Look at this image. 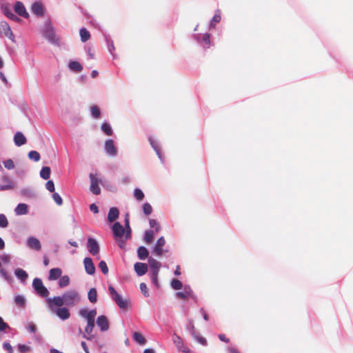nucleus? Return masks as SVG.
I'll return each mask as SVG.
<instances>
[{
	"mask_svg": "<svg viewBox=\"0 0 353 353\" xmlns=\"http://www.w3.org/2000/svg\"><path fill=\"white\" fill-rule=\"evenodd\" d=\"M42 36L50 43L59 46L60 37L54 30L52 23L50 20H47L41 30Z\"/></svg>",
	"mask_w": 353,
	"mask_h": 353,
	"instance_id": "obj_1",
	"label": "nucleus"
},
{
	"mask_svg": "<svg viewBox=\"0 0 353 353\" xmlns=\"http://www.w3.org/2000/svg\"><path fill=\"white\" fill-rule=\"evenodd\" d=\"M65 305L68 307H73L80 301L79 292L75 290H70L63 294Z\"/></svg>",
	"mask_w": 353,
	"mask_h": 353,
	"instance_id": "obj_2",
	"label": "nucleus"
},
{
	"mask_svg": "<svg viewBox=\"0 0 353 353\" xmlns=\"http://www.w3.org/2000/svg\"><path fill=\"white\" fill-rule=\"evenodd\" d=\"M108 291L111 296L112 299L117 303V305L123 310H125L128 307L130 304L129 299H123L121 295H119L115 289L110 285L108 287Z\"/></svg>",
	"mask_w": 353,
	"mask_h": 353,
	"instance_id": "obj_3",
	"label": "nucleus"
},
{
	"mask_svg": "<svg viewBox=\"0 0 353 353\" xmlns=\"http://www.w3.org/2000/svg\"><path fill=\"white\" fill-rule=\"evenodd\" d=\"M32 287L36 293L41 297H47L49 294L48 290L43 285L41 279L35 278L32 282Z\"/></svg>",
	"mask_w": 353,
	"mask_h": 353,
	"instance_id": "obj_4",
	"label": "nucleus"
},
{
	"mask_svg": "<svg viewBox=\"0 0 353 353\" xmlns=\"http://www.w3.org/2000/svg\"><path fill=\"white\" fill-rule=\"evenodd\" d=\"M192 37L204 48H209L211 46L210 35L208 33L194 34Z\"/></svg>",
	"mask_w": 353,
	"mask_h": 353,
	"instance_id": "obj_5",
	"label": "nucleus"
},
{
	"mask_svg": "<svg viewBox=\"0 0 353 353\" xmlns=\"http://www.w3.org/2000/svg\"><path fill=\"white\" fill-rule=\"evenodd\" d=\"M90 191L95 195H98L101 192L99 184L101 183V179L97 177V174H90Z\"/></svg>",
	"mask_w": 353,
	"mask_h": 353,
	"instance_id": "obj_6",
	"label": "nucleus"
},
{
	"mask_svg": "<svg viewBox=\"0 0 353 353\" xmlns=\"http://www.w3.org/2000/svg\"><path fill=\"white\" fill-rule=\"evenodd\" d=\"M46 302L49 308L52 311L55 310V307H61L63 305H65L63 295L61 296H57L52 298H48L46 299Z\"/></svg>",
	"mask_w": 353,
	"mask_h": 353,
	"instance_id": "obj_7",
	"label": "nucleus"
},
{
	"mask_svg": "<svg viewBox=\"0 0 353 353\" xmlns=\"http://www.w3.org/2000/svg\"><path fill=\"white\" fill-rule=\"evenodd\" d=\"M0 33L3 34L6 37L12 42H15L14 35L10 28V26L6 21L0 22Z\"/></svg>",
	"mask_w": 353,
	"mask_h": 353,
	"instance_id": "obj_8",
	"label": "nucleus"
},
{
	"mask_svg": "<svg viewBox=\"0 0 353 353\" xmlns=\"http://www.w3.org/2000/svg\"><path fill=\"white\" fill-rule=\"evenodd\" d=\"M104 150L105 153L110 157H115L117 154V148L114 145L112 139H107L104 144Z\"/></svg>",
	"mask_w": 353,
	"mask_h": 353,
	"instance_id": "obj_9",
	"label": "nucleus"
},
{
	"mask_svg": "<svg viewBox=\"0 0 353 353\" xmlns=\"http://www.w3.org/2000/svg\"><path fill=\"white\" fill-rule=\"evenodd\" d=\"M79 315L84 318L87 322L94 321L97 310L96 309L89 310L86 308H82L79 310Z\"/></svg>",
	"mask_w": 353,
	"mask_h": 353,
	"instance_id": "obj_10",
	"label": "nucleus"
},
{
	"mask_svg": "<svg viewBox=\"0 0 353 353\" xmlns=\"http://www.w3.org/2000/svg\"><path fill=\"white\" fill-rule=\"evenodd\" d=\"M26 244L30 250L39 252L41 249V244L40 241L34 236H29L26 242Z\"/></svg>",
	"mask_w": 353,
	"mask_h": 353,
	"instance_id": "obj_11",
	"label": "nucleus"
},
{
	"mask_svg": "<svg viewBox=\"0 0 353 353\" xmlns=\"http://www.w3.org/2000/svg\"><path fill=\"white\" fill-rule=\"evenodd\" d=\"M165 244V240L163 236L158 239L156 245L153 247V251L157 256H161L164 253L165 250L163 249Z\"/></svg>",
	"mask_w": 353,
	"mask_h": 353,
	"instance_id": "obj_12",
	"label": "nucleus"
},
{
	"mask_svg": "<svg viewBox=\"0 0 353 353\" xmlns=\"http://www.w3.org/2000/svg\"><path fill=\"white\" fill-rule=\"evenodd\" d=\"M115 239L123 238L125 234V228L119 222H115L112 227Z\"/></svg>",
	"mask_w": 353,
	"mask_h": 353,
	"instance_id": "obj_13",
	"label": "nucleus"
},
{
	"mask_svg": "<svg viewBox=\"0 0 353 353\" xmlns=\"http://www.w3.org/2000/svg\"><path fill=\"white\" fill-rule=\"evenodd\" d=\"M173 342L179 351L184 353H189L190 349L184 344L183 339L178 335L174 334Z\"/></svg>",
	"mask_w": 353,
	"mask_h": 353,
	"instance_id": "obj_14",
	"label": "nucleus"
},
{
	"mask_svg": "<svg viewBox=\"0 0 353 353\" xmlns=\"http://www.w3.org/2000/svg\"><path fill=\"white\" fill-rule=\"evenodd\" d=\"M97 325L101 332H105L109 329V321L108 318L104 315L99 316L97 319Z\"/></svg>",
	"mask_w": 353,
	"mask_h": 353,
	"instance_id": "obj_15",
	"label": "nucleus"
},
{
	"mask_svg": "<svg viewBox=\"0 0 353 353\" xmlns=\"http://www.w3.org/2000/svg\"><path fill=\"white\" fill-rule=\"evenodd\" d=\"M88 251L92 255L97 254L99 252V245L97 241L92 238H89L88 239Z\"/></svg>",
	"mask_w": 353,
	"mask_h": 353,
	"instance_id": "obj_16",
	"label": "nucleus"
},
{
	"mask_svg": "<svg viewBox=\"0 0 353 353\" xmlns=\"http://www.w3.org/2000/svg\"><path fill=\"white\" fill-rule=\"evenodd\" d=\"M14 12L19 16L23 17L26 19L29 17V14L27 12L24 5L21 1H17L14 5Z\"/></svg>",
	"mask_w": 353,
	"mask_h": 353,
	"instance_id": "obj_17",
	"label": "nucleus"
},
{
	"mask_svg": "<svg viewBox=\"0 0 353 353\" xmlns=\"http://www.w3.org/2000/svg\"><path fill=\"white\" fill-rule=\"evenodd\" d=\"M176 296L181 299H188L193 296V292L189 285H185L183 291L176 292Z\"/></svg>",
	"mask_w": 353,
	"mask_h": 353,
	"instance_id": "obj_18",
	"label": "nucleus"
},
{
	"mask_svg": "<svg viewBox=\"0 0 353 353\" xmlns=\"http://www.w3.org/2000/svg\"><path fill=\"white\" fill-rule=\"evenodd\" d=\"M32 12L37 17H42L44 14L43 5L40 1H36L32 3L31 7Z\"/></svg>",
	"mask_w": 353,
	"mask_h": 353,
	"instance_id": "obj_19",
	"label": "nucleus"
},
{
	"mask_svg": "<svg viewBox=\"0 0 353 353\" xmlns=\"http://www.w3.org/2000/svg\"><path fill=\"white\" fill-rule=\"evenodd\" d=\"M83 264L87 274L90 275H92L94 274L95 267L91 258L85 257L83 260Z\"/></svg>",
	"mask_w": 353,
	"mask_h": 353,
	"instance_id": "obj_20",
	"label": "nucleus"
},
{
	"mask_svg": "<svg viewBox=\"0 0 353 353\" xmlns=\"http://www.w3.org/2000/svg\"><path fill=\"white\" fill-rule=\"evenodd\" d=\"M134 271L139 276L144 275L148 270V266L146 263L137 262L134 265Z\"/></svg>",
	"mask_w": 353,
	"mask_h": 353,
	"instance_id": "obj_21",
	"label": "nucleus"
},
{
	"mask_svg": "<svg viewBox=\"0 0 353 353\" xmlns=\"http://www.w3.org/2000/svg\"><path fill=\"white\" fill-rule=\"evenodd\" d=\"M148 264L150 268V272L151 273H159V270L161 268V263L157 261L156 259L149 257L148 259Z\"/></svg>",
	"mask_w": 353,
	"mask_h": 353,
	"instance_id": "obj_22",
	"label": "nucleus"
},
{
	"mask_svg": "<svg viewBox=\"0 0 353 353\" xmlns=\"http://www.w3.org/2000/svg\"><path fill=\"white\" fill-rule=\"evenodd\" d=\"M54 311L55 312L57 316H59V318H60L62 320H66L70 316L69 310L64 307H59Z\"/></svg>",
	"mask_w": 353,
	"mask_h": 353,
	"instance_id": "obj_23",
	"label": "nucleus"
},
{
	"mask_svg": "<svg viewBox=\"0 0 353 353\" xmlns=\"http://www.w3.org/2000/svg\"><path fill=\"white\" fill-rule=\"evenodd\" d=\"M119 216V211L117 208L112 207L110 209L108 214V220L110 223H112L116 221Z\"/></svg>",
	"mask_w": 353,
	"mask_h": 353,
	"instance_id": "obj_24",
	"label": "nucleus"
},
{
	"mask_svg": "<svg viewBox=\"0 0 353 353\" xmlns=\"http://www.w3.org/2000/svg\"><path fill=\"white\" fill-rule=\"evenodd\" d=\"M14 142L17 146H21L26 143V138L20 132H17L14 136Z\"/></svg>",
	"mask_w": 353,
	"mask_h": 353,
	"instance_id": "obj_25",
	"label": "nucleus"
},
{
	"mask_svg": "<svg viewBox=\"0 0 353 353\" xmlns=\"http://www.w3.org/2000/svg\"><path fill=\"white\" fill-rule=\"evenodd\" d=\"M61 274H62V270L60 268H52L49 271L48 279L50 281L57 280V279L61 277Z\"/></svg>",
	"mask_w": 353,
	"mask_h": 353,
	"instance_id": "obj_26",
	"label": "nucleus"
},
{
	"mask_svg": "<svg viewBox=\"0 0 353 353\" xmlns=\"http://www.w3.org/2000/svg\"><path fill=\"white\" fill-rule=\"evenodd\" d=\"M14 275L23 283H24L28 277V273L21 268L15 269Z\"/></svg>",
	"mask_w": 353,
	"mask_h": 353,
	"instance_id": "obj_27",
	"label": "nucleus"
},
{
	"mask_svg": "<svg viewBox=\"0 0 353 353\" xmlns=\"http://www.w3.org/2000/svg\"><path fill=\"white\" fill-rule=\"evenodd\" d=\"M17 215H25L28 214V205L26 203H19L14 209Z\"/></svg>",
	"mask_w": 353,
	"mask_h": 353,
	"instance_id": "obj_28",
	"label": "nucleus"
},
{
	"mask_svg": "<svg viewBox=\"0 0 353 353\" xmlns=\"http://www.w3.org/2000/svg\"><path fill=\"white\" fill-rule=\"evenodd\" d=\"M2 181L5 184L0 186V190H8L14 188V184L9 177L3 176Z\"/></svg>",
	"mask_w": 353,
	"mask_h": 353,
	"instance_id": "obj_29",
	"label": "nucleus"
},
{
	"mask_svg": "<svg viewBox=\"0 0 353 353\" xmlns=\"http://www.w3.org/2000/svg\"><path fill=\"white\" fill-rule=\"evenodd\" d=\"M149 142H150L152 148L156 152L159 159L161 161V162H163V158H162V155L160 152V148H159L158 142L157 141H155L152 137H149Z\"/></svg>",
	"mask_w": 353,
	"mask_h": 353,
	"instance_id": "obj_30",
	"label": "nucleus"
},
{
	"mask_svg": "<svg viewBox=\"0 0 353 353\" xmlns=\"http://www.w3.org/2000/svg\"><path fill=\"white\" fill-rule=\"evenodd\" d=\"M132 339L139 345H143L146 343V339L140 332H134L132 334Z\"/></svg>",
	"mask_w": 353,
	"mask_h": 353,
	"instance_id": "obj_31",
	"label": "nucleus"
},
{
	"mask_svg": "<svg viewBox=\"0 0 353 353\" xmlns=\"http://www.w3.org/2000/svg\"><path fill=\"white\" fill-rule=\"evenodd\" d=\"M149 252L146 248L140 246L137 249V256L140 260H145L148 257Z\"/></svg>",
	"mask_w": 353,
	"mask_h": 353,
	"instance_id": "obj_32",
	"label": "nucleus"
},
{
	"mask_svg": "<svg viewBox=\"0 0 353 353\" xmlns=\"http://www.w3.org/2000/svg\"><path fill=\"white\" fill-rule=\"evenodd\" d=\"M68 67L70 70L75 72H79L83 70V67L80 63L76 61H70Z\"/></svg>",
	"mask_w": 353,
	"mask_h": 353,
	"instance_id": "obj_33",
	"label": "nucleus"
},
{
	"mask_svg": "<svg viewBox=\"0 0 353 353\" xmlns=\"http://www.w3.org/2000/svg\"><path fill=\"white\" fill-rule=\"evenodd\" d=\"M154 231L152 230H146L144 233L143 239L147 244L151 243L154 238Z\"/></svg>",
	"mask_w": 353,
	"mask_h": 353,
	"instance_id": "obj_34",
	"label": "nucleus"
},
{
	"mask_svg": "<svg viewBox=\"0 0 353 353\" xmlns=\"http://www.w3.org/2000/svg\"><path fill=\"white\" fill-rule=\"evenodd\" d=\"M105 42H106V44H107L109 52L113 57H115V55L114 54V51L115 50V48H114V46L113 41L111 39V38L110 37L109 35H106V34L105 35Z\"/></svg>",
	"mask_w": 353,
	"mask_h": 353,
	"instance_id": "obj_35",
	"label": "nucleus"
},
{
	"mask_svg": "<svg viewBox=\"0 0 353 353\" xmlns=\"http://www.w3.org/2000/svg\"><path fill=\"white\" fill-rule=\"evenodd\" d=\"M101 130L107 136H112L113 134V130L110 123L107 121H104L101 125Z\"/></svg>",
	"mask_w": 353,
	"mask_h": 353,
	"instance_id": "obj_36",
	"label": "nucleus"
},
{
	"mask_svg": "<svg viewBox=\"0 0 353 353\" xmlns=\"http://www.w3.org/2000/svg\"><path fill=\"white\" fill-rule=\"evenodd\" d=\"M221 12L219 10H216L214 17H212L210 22V28H214L216 23H218L221 21Z\"/></svg>",
	"mask_w": 353,
	"mask_h": 353,
	"instance_id": "obj_37",
	"label": "nucleus"
},
{
	"mask_svg": "<svg viewBox=\"0 0 353 353\" xmlns=\"http://www.w3.org/2000/svg\"><path fill=\"white\" fill-rule=\"evenodd\" d=\"M88 298L90 303H95L97 301V292L95 288H91L88 294Z\"/></svg>",
	"mask_w": 353,
	"mask_h": 353,
	"instance_id": "obj_38",
	"label": "nucleus"
},
{
	"mask_svg": "<svg viewBox=\"0 0 353 353\" xmlns=\"http://www.w3.org/2000/svg\"><path fill=\"white\" fill-rule=\"evenodd\" d=\"M50 172L51 170L49 167H43L40 171V176L45 180H48L50 176Z\"/></svg>",
	"mask_w": 353,
	"mask_h": 353,
	"instance_id": "obj_39",
	"label": "nucleus"
},
{
	"mask_svg": "<svg viewBox=\"0 0 353 353\" xmlns=\"http://www.w3.org/2000/svg\"><path fill=\"white\" fill-rule=\"evenodd\" d=\"M70 284V278L67 275L61 276L59 281V286L61 288H65Z\"/></svg>",
	"mask_w": 353,
	"mask_h": 353,
	"instance_id": "obj_40",
	"label": "nucleus"
},
{
	"mask_svg": "<svg viewBox=\"0 0 353 353\" xmlns=\"http://www.w3.org/2000/svg\"><path fill=\"white\" fill-rule=\"evenodd\" d=\"M79 34L82 42L87 41L90 37V32L85 28H81Z\"/></svg>",
	"mask_w": 353,
	"mask_h": 353,
	"instance_id": "obj_41",
	"label": "nucleus"
},
{
	"mask_svg": "<svg viewBox=\"0 0 353 353\" xmlns=\"http://www.w3.org/2000/svg\"><path fill=\"white\" fill-rule=\"evenodd\" d=\"M26 299L23 295H17L14 297V303L19 307H24Z\"/></svg>",
	"mask_w": 353,
	"mask_h": 353,
	"instance_id": "obj_42",
	"label": "nucleus"
},
{
	"mask_svg": "<svg viewBox=\"0 0 353 353\" xmlns=\"http://www.w3.org/2000/svg\"><path fill=\"white\" fill-rule=\"evenodd\" d=\"M91 115L94 119H99L101 116V111L99 108L96 105H92L90 107Z\"/></svg>",
	"mask_w": 353,
	"mask_h": 353,
	"instance_id": "obj_43",
	"label": "nucleus"
},
{
	"mask_svg": "<svg viewBox=\"0 0 353 353\" xmlns=\"http://www.w3.org/2000/svg\"><path fill=\"white\" fill-rule=\"evenodd\" d=\"M134 196L137 201H141L144 199L145 195L141 189L135 188L134 190Z\"/></svg>",
	"mask_w": 353,
	"mask_h": 353,
	"instance_id": "obj_44",
	"label": "nucleus"
},
{
	"mask_svg": "<svg viewBox=\"0 0 353 353\" xmlns=\"http://www.w3.org/2000/svg\"><path fill=\"white\" fill-rule=\"evenodd\" d=\"M28 157L30 159L37 162L40 160L41 156L39 153L35 150H32L28 153Z\"/></svg>",
	"mask_w": 353,
	"mask_h": 353,
	"instance_id": "obj_45",
	"label": "nucleus"
},
{
	"mask_svg": "<svg viewBox=\"0 0 353 353\" xmlns=\"http://www.w3.org/2000/svg\"><path fill=\"white\" fill-rule=\"evenodd\" d=\"M171 287L174 290H180L183 288V284L179 280L174 279L171 281Z\"/></svg>",
	"mask_w": 353,
	"mask_h": 353,
	"instance_id": "obj_46",
	"label": "nucleus"
},
{
	"mask_svg": "<svg viewBox=\"0 0 353 353\" xmlns=\"http://www.w3.org/2000/svg\"><path fill=\"white\" fill-rule=\"evenodd\" d=\"M26 329L30 333L34 334L37 332V326L33 322H30L27 323L26 325Z\"/></svg>",
	"mask_w": 353,
	"mask_h": 353,
	"instance_id": "obj_47",
	"label": "nucleus"
},
{
	"mask_svg": "<svg viewBox=\"0 0 353 353\" xmlns=\"http://www.w3.org/2000/svg\"><path fill=\"white\" fill-rule=\"evenodd\" d=\"M149 223L151 228H154L155 232H159L161 230L159 223L155 219H150Z\"/></svg>",
	"mask_w": 353,
	"mask_h": 353,
	"instance_id": "obj_48",
	"label": "nucleus"
},
{
	"mask_svg": "<svg viewBox=\"0 0 353 353\" xmlns=\"http://www.w3.org/2000/svg\"><path fill=\"white\" fill-rule=\"evenodd\" d=\"M4 167L8 170H12L14 168V161L11 159L3 161Z\"/></svg>",
	"mask_w": 353,
	"mask_h": 353,
	"instance_id": "obj_49",
	"label": "nucleus"
},
{
	"mask_svg": "<svg viewBox=\"0 0 353 353\" xmlns=\"http://www.w3.org/2000/svg\"><path fill=\"white\" fill-rule=\"evenodd\" d=\"M143 211L144 214L146 215L150 214L152 212V208L151 205L148 203H145L143 205Z\"/></svg>",
	"mask_w": 353,
	"mask_h": 353,
	"instance_id": "obj_50",
	"label": "nucleus"
},
{
	"mask_svg": "<svg viewBox=\"0 0 353 353\" xmlns=\"http://www.w3.org/2000/svg\"><path fill=\"white\" fill-rule=\"evenodd\" d=\"M8 221L6 216L4 214H0V227L2 228H5L8 226Z\"/></svg>",
	"mask_w": 353,
	"mask_h": 353,
	"instance_id": "obj_51",
	"label": "nucleus"
},
{
	"mask_svg": "<svg viewBox=\"0 0 353 353\" xmlns=\"http://www.w3.org/2000/svg\"><path fill=\"white\" fill-rule=\"evenodd\" d=\"M150 275V279H151V281L152 283L157 287L159 286V283H158V275H159V273H151L150 272L149 274Z\"/></svg>",
	"mask_w": 353,
	"mask_h": 353,
	"instance_id": "obj_52",
	"label": "nucleus"
},
{
	"mask_svg": "<svg viewBox=\"0 0 353 353\" xmlns=\"http://www.w3.org/2000/svg\"><path fill=\"white\" fill-rule=\"evenodd\" d=\"M94 327V321L87 322V325L85 327V332L90 334L92 332L93 328Z\"/></svg>",
	"mask_w": 353,
	"mask_h": 353,
	"instance_id": "obj_53",
	"label": "nucleus"
},
{
	"mask_svg": "<svg viewBox=\"0 0 353 353\" xmlns=\"http://www.w3.org/2000/svg\"><path fill=\"white\" fill-rule=\"evenodd\" d=\"M99 268L104 274H107L108 273V268L105 261H100L99 264Z\"/></svg>",
	"mask_w": 353,
	"mask_h": 353,
	"instance_id": "obj_54",
	"label": "nucleus"
},
{
	"mask_svg": "<svg viewBox=\"0 0 353 353\" xmlns=\"http://www.w3.org/2000/svg\"><path fill=\"white\" fill-rule=\"evenodd\" d=\"M52 199H53V200L54 201V202H55L58 205H62V203H63L62 198L61 197V196H60L58 193L54 192V193L52 194Z\"/></svg>",
	"mask_w": 353,
	"mask_h": 353,
	"instance_id": "obj_55",
	"label": "nucleus"
},
{
	"mask_svg": "<svg viewBox=\"0 0 353 353\" xmlns=\"http://www.w3.org/2000/svg\"><path fill=\"white\" fill-rule=\"evenodd\" d=\"M5 14H6V16L8 18H9V19H12V20H13V21H19L20 20V19H19V18L17 16H16V15H15L12 12H11V11H9V10L6 11V12H5Z\"/></svg>",
	"mask_w": 353,
	"mask_h": 353,
	"instance_id": "obj_56",
	"label": "nucleus"
},
{
	"mask_svg": "<svg viewBox=\"0 0 353 353\" xmlns=\"http://www.w3.org/2000/svg\"><path fill=\"white\" fill-rule=\"evenodd\" d=\"M3 348L8 352V353H13L14 350L12 347V345L10 344L9 342H4L3 343Z\"/></svg>",
	"mask_w": 353,
	"mask_h": 353,
	"instance_id": "obj_57",
	"label": "nucleus"
},
{
	"mask_svg": "<svg viewBox=\"0 0 353 353\" xmlns=\"http://www.w3.org/2000/svg\"><path fill=\"white\" fill-rule=\"evenodd\" d=\"M140 290H141V292L143 294V295L145 297L149 296V293H148V288H147V285H146L145 283H141L140 284Z\"/></svg>",
	"mask_w": 353,
	"mask_h": 353,
	"instance_id": "obj_58",
	"label": "nucleus"
},
{
	"mask_svg": "<svg viewBox=\"0 0 353 353\" xmlns=\"http://www.w3.org/2000/svg\"><path fill=\"white\" fill-rule=\"evenodd\" d=\"M46 189L50 192H53L54 191V182L52 181H48L46 184Z\"/></svg>",
	"mask_w": 353,
	"mask_h": 353,
	"instance_id": "obj_59",
	"label": "nucleus"
},
{
	"mask_svg": "<svg viewBox=\"0 0 353 353\" xmlns=\"http://www.w3.org/2000/svg\"><path fill=\"white\" fill-rule=\"evenodd\" d=\"M193 336L196 339V341L199 343H200L203 345H207V341H206V339L205 338H203L202 336H197V335H196V334L194 335H193Z\"/></svg>",
	"mask_w": 353,
	"mask_h": 353,
	"instance_id": "obj_60",
	"label": "nucleus"
},
{
	"mask_svg": "<svg viewBox=\"0 0 353 353\" xmlns=\"http://www.w3.org/2000/svg\"><path fill=\"white\" fill-rule=\"evenodd\" d=\"M8 327H9L8 324L6 323V322H4V321L2 319V317L0 316V332L3 331L6 328H8Z\"/></svg>",
	"mask_w": 353,
	"mask_h": 353,
	"instance_id": "obj_61",
	"label": "nucleus"
},
{
	"mask_svg": "<svg viewBox=\"0 0 353 353\" xmlns=\"http://www.w3.org/2000/svg\"><path fill=\"white\" fill-rule=\"evenodd\" d=\"M117 244L120 248H124L125 246V239H123V238L116 239Z\"/></svg>",
	"mask_w": 353,
	"mask_h": 353,
	"instance_id": "obj_62",
	"label": "nucleus"
},
{
	"mask_svg": "<svg viewBox=\"0 0 353 353\" xmlns=\"http://www.w3.org/2000/svg\"><path fill=\"white\" fill-rule=\"evenodd\" d=\"M124 236H125V240H128V239H130L131 238V228H130V226H129V228H125V227Z\"/></svg>",
	"mask_w": 353,
	"mask_h": 353,
	"instance_id": "obj_63",
	"label": "nucleus"
},
{
	"mask_svg": "<svg viewBox=\"0 0 353 353\" xmlns=\"http://www.w3.org/2000/svg\"><path fill=\"white\" fill-rule=\"evenodd\" d=\"M18 350L20 352L23 353L29 351V347L26 345L19 344L18 345Z\"/></svg>",
	"mask_w": 353,
	"mask_h": 353,
	"instance_id": "obj_64",
	"label": "nucleus"
}]
</instances>
